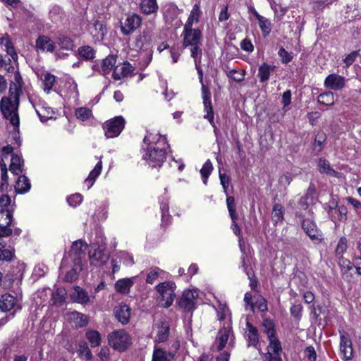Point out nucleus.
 Masks as SVG:
<instances>
[{"instance_id": "nucleus-1", "label": "nucleus", "mask_w": 361, "mask_h": 361, "mask_svg": "<svg viewBox=\"0 0 361 361\" xmlns=\"http://www.w3.org/2000/svg\"><path fill=\"white\" fill-rule=\"evenodd\" d=\"M22 92V86L11 82L9 88V97H3L0 102V111L4 118L9 119L13 126H18L20 119L18 114L19 96Z\"/></svg>"}, {"instance_id": "nucleus-2", "label": "nucleus", "mask_w": 361, "mask_h": 361, "mask_svg": "<svg viewBox=\"0 0 361 361\" xmlns=\"http://www.w3.org/2000/svg\"><path fill=\"white\" fill-rule=\"evenodd\" d=\"M108 342L114 350L124 352L130 345L131 338L125 330L120 329L109 334Z\"/></svg>"}, {"instance_id": "nucleus-3", "label": "nucleus", "mask_w": 361, "mask_h": 361, "mask_svg": "<svg viewBox=\"0 0 361 361\" xmlns=\"http://www.w3.org/2000/svg\"><path fill=\"white\" fill-rule=\"evenodd\" d=\"M156 144L150 143L147 147L144 159L147 160L152 167L160 166L166 159V153L163 148L155 146Z\"/></svg>"}, {"instance_id": "nucleus-4", "label": "nucleus", "mask_w": 361, "mask_h": 361, "mask_svg": "<svg viewBox=\"0 0 361 361\" xmlns=\"http://www.w3.org/2000/svg\"><path fill=\"white\" fill-rule=\"evenodd\" d=\"M176 288L175 283L166 281L159 283L156 286V290L161 295V301L164 302L161 305L165 307H169L173 301L175 297L174 290Z\"/></svg>"}, {"instance_id": "nucleus-5", "label": "nucleus", "mask_w": 361, "mask_h": 361, "mask_svg": "<svg viewBox=\"0 0 361 361\" xmlns=\"http://www.w3.org/2000/svg\"><path fill=\"white\" fill-rule=\"evenodd\" d=\"M13 221V213L8 209H0V239L12 235L13 230L10 228ZM6 246L4 241H0ZM11 248L9 247L8 249Z\"/></svg>"}, {"instance_id": "nucleus-6", "label": "nucleus", "mask_w": 361, "mask_h": 361, "mask_svg": "<svg viewBox=\"0 0 361 361\" xmlns=\"http://www.w3.org/2000/svg\"><path fill=\"white\" fill-rule=\"evenodd\" d=\"M125 126V120L122 116H116L106 121L104 126L105 135L108 138L118 136Z\"/></svg>"}, {"instance_id": "nucleus-7", "label": "nucleus", "mask_w": 361, "mask_h": 361, "mask_svg": "<svg viewBox=\"0 0 361 361\" xmlns=\"http://www.w3.org/2000/svg\"><path fill=\"white\" fill-rule=\"evenodd\" d=\"M183 46L187 47L192 45H200L202 38V31L197 28L193 29L192 27L184 26Z\"/></svg>"}, {"instance_id": "nucleus-8", "label": "nucleus", "mask_w": 361, "mask_h": 361, "mask_svg": "<svg viewBox=\"0 0 361 361\" xmlns=\"http://www.w3.org/2000/svg\"><path fill=\"white\" fill-rule=\"evenodd\" d=\"M198 293L195 290H185L178 300L179 307L185 312H190L195 309V300Z\"/></svg>"}, {"instance_id": "nucleus-9", "label": "nucleus", "mask_w": 361, "mask_h": 361, "mask_svg": "<svg viewBox=\"0 0 361 361\" xmlns=\"http://www.w3.org/2000/svg\"><path fill=\"white\" fill-rule=\"evenodd\" d=\"M141 21V18L137 14L128 16L124 23L121 22V32L125 35L131 34L140 25Z\"/></svg>"}, {"instance_id": "nucleus-10", "label": "nucleus", "mask_w": 361, "mask_h": 361, "mask_svg": "<svg viewBox=\"0 0 361 361\" xmlns=\"http://www.w3.org/2000/svg\"><path fill=\"white\" fill-rule=\"evenodd\" d=\"M114 314L118 322L126 325L130 322L131 309L126 303L121 302L114 308Z\"/></svg>"}, {"instance_id": "nucleus-11", "label": "nucleus", "mask_w": 361, "mask_h": 361, "mask_svg": "<svg viewBox=\"0 0 361 361\" xmlns=\"http://www.w3.org/2000/svg\"><path fill=\"white\" fill-rule=\"evenodd\" d=\"M109 259V252L99 247L95 249L92 254L90 253V264L96 267L104 265Z\"/></svg>"}, {"instance_id": "nucleus-12", "label": "nucleus", "mask_w": 361, "mask_h": 361, "mask_svg": "<svg viewBox=\"0 0 361 361\" xmlns=\"http://www.w3.org/2000/svg\"><path fill=\"white\" fill-rule=\"evenodd\" d=\"M152 30L146 27L136 37L135 47L139 49H147L152 42Z\"/></svg>"}, {"instance_id": "nucleus-13", "label": "nucleus", "mask_w": 361, "mask_h": 361, "mask_svg": "<svg viewBox=\"0 0 361 361\" xmlns=\"http://www.w3.org/2000/svg\"><path fill=\"white\" fill-rule=\"evenodd\" d=\"M324 85L331 90H339L345 86V78L337 74H330L326 78Z\"/></svg>"}, {"instance_id": "nucleus-14", "label": "nucleus", "mask_w": 361, "mask_h": 361, "mask_svg": "<svg viewBox=\"0 0 361 361\" xmlns=\"http://www.w3.org/2000/svg\"><path fill=\"white\" fill-rule=\"evenodd\" d=\"M116 60V55H109L104 59L102 60L100 68L98 69V72L104 76L108 75L110 73V71L113 69V68H115Z\"/></svg>"}, {"instance_id": "nucleus-15", "label": "nucleus", "mask_w": 361, "mask_h": 361, "mask_svg": "<svg viewBox=\"0 0 361 361\" xmlns=\"http://www.w3.org/2000/svg\"><path fill=\"white\" fill-rule=\"evenodd\" d=\"M16 259L15 249H5V245L0 243V262L10 263ZM3 277V274L0 272V281Z\"/></svg>"}, {"instance_id": "nucleus-16", "label": "nucleus", "mask_w": 361, "mask_h": 361, "mask_svg": "<svg viewBox=\"0 0 361 361\" xmlns=\"http://www.w3.org/2000/svg\"><path fill=\"white\" fill-rule=\"evenodd\" d=\"M71 300L77 303L87 304L90 298L88 293L80 286H75L74 291L70 295Z\"/></svg>"}, {"instance_id": "nucleus-17", "label": "nucleus", "mask_w": 361, "mask_h": 361, "mask_svg": "<svg viewBox=\"0 0 361 361\" xmlns=\"http://www.w3.org/2000/svg\"><path fill=\"white\" fill-rule=\"evenodd\" d=\"M133 71V66L129 62L126 61L123 63L122 66H115L113 71L112 77L114 80H118L128 76Z\"/></svg>"}, {"instance_id": "nucleus-18", "label": "nucleus", "mask_w": 361, "mask_h": 361, "mask_svg": "<svg viewBox=\"0 0 361 361\" xmlns=\"http://www.w3.org/2000/svg\"><path fill=\"white\" fill-rule=\"evenodd\" d=\"M231 329V326L228 324V326H224L219 329L216 336V340L219 341V345H217V350L219 351L222 350L225 348L228 340Z\"/></svg>"}, {"instance_id": "nucleus-19", "label": "nucleus", "mask_w": 361, "mask_h": 361, "mask_svg": "<svg viewBox=\"0 0 361 361\" xmlns=\"http://www.w3.org/2000/svg\"><path fill=\"white\" fill-rule=\"evenodd\" d=\"M16 299L10 294L2 295L0 298V309L4 313L11 311L15 307Z\"/></svg>"}, {"instance_id": "nucleus-20", "label": "nucleus", "mask_w": 361, "mask_h": 361, "mask_svg": "<svg viewBox=\"0 0 361 361\" xmlns=\"http://www.w3.org/2000/svg\"><path fill=\"white\" fill-rule=\"evenodd\" d=\"M36 47L43 51L53 52L55 49V45L49 37L42 35L36 40Z\"/></svg>"}, {"instance_id": "nucleus-21", "label": "nucleus", "mask_w": 361, "mask_h": 361, "mask_svg": "<svg viewBox=\"0 0 361 361\" xmlns=\"http://www.w3.org/2000/svg\"><path fill=\"white\" fill-rule=\"evenodd\" d=\"M302 228L312 240H318V231L314 222L309 219H303Z\"/></svg>"}, {"instance_id": "nucleus-22", "label": "nucleus", "mask_w": 361, "mask_h": 361, "mask_svg": "<svg viewBox=\"0 0 361 361\" xmlns=\"http://www.w3.org/2000/svg\"><path fill=\"white\" fill-rule=\"evenodd\" d=\"M24 160L17 154H12L9 170L15 175H19L23 172Z\"/></svg>"}, {"instance_id": "nucleus-23", "label": "nucleus", "mask_w": 361, "mask_h": 361, "mask_svg": "<svg viewBox=\"0 0 361 361\" xmlns=\"http://www.w3.org/2000/svg\"><path fill=\"white\" fill-rule=\"evenodd\" d=\"M157 336L159 342H165L169 336L170 325L166 319H160L158 323Z\"/></svg>"}, {"instance_id": "nucleus-24", "label": "nucleus", "mask_w": 361, "mask_h": 361, "mask_svg": "<svg viewBox=\"0 0 361 361\" xmlns=\"http://www.w3.org/2000/svg\"><path fill=\"white\" fill-rule=\"evenodd\" d=\"M317 166L318 170L321 173H325L333 177L338 176V173L330 166L329 161L326 159H319Z\"/></svg>"}, {"instance_id": "nucleus-25", "label": "nucleus", "mask_w": 361, "mask_h": 361, "mask_svg": "<svg viewBox=\"0 0 361 361\" xmlns=\"http://www.w3.org/2000/svg\"><path fill=\"white\" fill-rule=\"evenodd\" d=\"M326 139L324 132L319 131L317 133L312 145V151L314 154L317 155L323 150V144L326 142Z\"/></svg>"}, {"instance_id": "nucleus-26", "label": "nucleus", "mask_w": 361, "mask_h": 361, "mask_svg": "<svg viewBox=\"0 0 361 361\" xmlns=\"http://www.w3.org/2000/svg\"><path fill=\"white\" fill-rule=\"evenodd\" d=\"M30 189V180L25 175L19 176L16 185L15 186L16 192L18 193H25Z\"/></svg>"}, {"instance_id": "nucleus-27", "label": "nucleus", "mask_w": 361, "mask_h": 361, "mask_svg": "<svg viewBox=\"0 0 361 361\" xmlns=\"http://www.w3.org/2000/svg\"><path fill=\"white\" fill-rule=\"evenodd\" d=\"M248 332L247 334L249 345L257 347L259 343V335L257 329L250 322H247Z\"/></svg>"}, {"instance_id": "nucleus-28", "label": "nucleus", "mask_w": 361, "mask_h": 361, "mask_svg": "<svg viewBox=\"0 0 361 361\" xmlns=\"http://www.w3.org/2000/svg\"><path fill=\"white\" fill-rule=\"evenodd\" d=\"M86 247L87 245L82 240L75 241L71 245L70 255L85 257Z\"/></svg>"}, {"instance_id": "nucleus-29", "label": "nucleus", "mask_w": 361, "mask_h": 361, "mask_svg": "<svg viewBox=\"0 0 361 361\" xmlns=\"http://www.w3.org/2000/svg\"><path fill=\"white\" fill-rule=\"evenodd\" d=\"M275 66H271L264 62L258 69L257 76L259 78L261 82H267L269 79L271 71H274Z\"/></svg>"}, {"instance_id": "nucleus-30", "label": "nucleus", "mask_w": 361, "mask_h": 361, "mask_svg": "<svg viewBox=\"0 0 361 361\" xmlns=\"http://www.w3.org/2000/svg\"><path fill=\"white\" fill-rule=\"evenodd\" d=\"M140 8L144 13L149 15L157 12L158 5L156 0H142Z\"/></svg>"}, {"instance_id": "nucleus-31", "label": "nucleus", "mask_w": 361, "mask_h": 361, "mask_svg": "<svg viewBox=\"0 0 361 361\" xmlns=\"http://www.w3.org/2000/svg\"><path fill=\"white\" fill-rule=\"evenodd\" d=\"M283 212L284 208L280 203L274 204L271 213V219L274 222V224L278 223H282L283 221Z\"/></svg>"}, {"instance_id": "nucleus-32", "label": "nucleus", "mask_w": 361, "mask_h": 361, "mask_svg": "<svg viewBox=\"0 0 361 361\" xmlns=\"http://www.w3.org/2000/svg\"><path fill=\"white\" fill-rule=\"evenodd\" d=\"M133 285V282L130 279H120L115 283V289L120 293H128Z\"/></svg>"}, {"instance_id": "nucleus-33", "label": "nucleus", "mask_w": 361, "mask_h": 361, "mask_svg": "<svg viewBox=\"0 0 361 361\" xmlns=\"http://www.w3.org/2000/svg\"><path fill=\"white\" fill-rule=\"evenodd\" d=\"M201 14V11L200 9V7L197 4L194 5L190 14L186 21V23L184 26L186 27H192L193 22L195 21L196 23H198L200 20V16Z\"/></svg>"}, {"instance_id": "nucleus-34", "label": "nucleus", "mask_w": 361, "mask_h": 361, "mask_svg": "<svg viewBox=\"0 0 361 361\" xmlns=\"http://www.w3.org/2000/svg\"><path fill=\"white\" fill-rule=\"evenodd\" d=\"M78 54L82 59L89 61L94 58L95 51L90 46H82L78 49Z\"/></svg>"}, {"instance_id": "nucleus-35", "label": "nucleus", "mask_w": 361, "mask_h": 361, "mask_svg": "<svg viewBox=\"0 0 361 361\" xmlns=\"http://www.w3.org/2000/svg\"><path fill=\"white\" fill-rule=\"evenodd\" d=\"M87 339L90 343L91 347L95 348L101 343L100 334L95 330H89L86 332Z\"/></svg>"}, {"instance_id": "nucleus-36", "label": "nucleus", "mask_w": 361, "mask_h": 361, "mask_svg": "<svg viewBox=\"0 0 361 361\" xmlns=\"http://www.w3.org/2000/svg\"><path fill=\"white\" fill-rule=\"evenodd\" d=\"M262 326L264 327V332L267 334L268 338H274V336H276L274 329L275 324L272 320L269 319H264Z\"/></svg>"}, {"instance_id": "nucleus-37", "label": "nucleus", "mask_w": 361, "mask_h": 361, "mask_svg": "<svg viewBox=\"0 0 361 361\" xmlns=\"http://www.w3.org/2000/svg\"><path fill=\"white\" fill-rule=\"evenodd\" d=\"M213 170V166L209 159L207 160V161L204 164L203 166L200 170V173L203 179V183L206 185L207 183V180Z\"/></svg>"}, {"instance_id": "nucleus-38", "label": "nucleus", "mask_w": 361, "mask_h": 361, "mask_svg": "<svg viewBox=\"0 0 361 361\" xmlns=\"http://www.w3.org/2000/svg\"><path fill=\"white\" fill-rule=\"evenodd\" d=\"M58 44L63 49L71 50L74 46L73 41L68 37L61 35L58 37Z\"/></svg>"}, {"instance_id": "nucleus-39", "label": "nucleus", "mask_w": 361, "mask_h": 361, "mask_svg": "<svg viewBox=\"0 0 361 361\" xmlns=\"http://www.w3.org/2000/svg\"><path fill=\"white\" fill-rule=\"evenodd\" d=\"M168 355L172 356L171 353H167L161 348H155L153 353L152 361H170Z\"/></svg>"}, {"instance_id": "nucleus-40", "label": "nucleus", "mask_w": 361, "mask_h": 361, "mask_svg": "<svg viewBox=\"0 0 361 361\" xmlns=\"http://www.w3.org/2000/svg\"><path fill=\"white\" fill-rule=\"evenodd\" d=\"M269 341V343L268 345V349L273 351L274 354H280L282 351V348L281 345V342L278 339L276 336H274V338H268Z\"/></svg>"}, {"instance_id": "nucleus-41", "label": "nucleus", "mask_w": 361, "mask_h": 361, "mask_svg": "<svg viewBox=\"0 0 361 361\" xmlns=\"http://www.w3.org/2000/svg\"><path fill=\"white\" fill-rule=\"evenodd\" d=\"M318 102L326 106L334 104V94L331 92L320 94L318 97Z\"/></svg>"}, {"instance_id": "nucleus-42", "label": "nucleus", "mask_w": 361, "mask_h": 361, "mask_svg": "<svg viewBox=\"0 0 361 361\" xmlns=\"http://www.w3.org/2000/svg\"><path fill=\"white\" fill-rule=\"evenodd\" d=\"M257 20L262 33L265 35L269 34L271 30L270 21L263 16L259 18Z\"/></svg>"}, {"instance_id": "nucleus-43", "label": "nucleus", "mask_w": 361, "mask_h": 361, "mask_svg": "<svg viewBox=\"0 0 361 361\" xmlns=\"http://www.w3.org/2000/svg\"><path fill=\"white\" fill-rule=\"evenodd\" d=\"M79 348L78 352L80 355H84L85 359L89 360L92 357L91 350L89 349L87 344L85 341H81L78 344Z\"/></svg>"}, {"instance_id": "nucleus-44", "label": "nucleus", "mask_w": 361, "mask_h": 361, "mask_svg": "<svg viewBox=\"0 0 361 361\" xmlns=\"http://www.w3.org/2000/svg\"><path fill=\"white\" fill-rule=\"evenodd\" d=\"M340 348H343L345 350V348H347L348 347L351 348L352 347V341L349 337V335L348 333L342 331H340Z\"/></svg>"}, {"instance_id": "nucleus-45", "label": "nucleus", "mask_w": 361, "mask_h": 361, "mask_svg": "<svg viewBox=\"0 0 361 361\" xmlns=\"http://www.w3.org/2000/svg\"><path fill=\"white\" fill-rule=\"evenodd\" d=\"M75 114L77 118L85 121L90 118L91 115V111L87 108L80 107L75 110Z\"/></svg>"}, {"instance_id": "nucleus-46", "label": "nucleus", "mask_w": 361, "mask_h": 361, "mask_svg": "<svg viewBox=\"0 0 361 361\" xmlns=\"http://www.w3.org/2000/svg\"><path fill=\"white\" fill-rule=\"evenodd\" d=\"M55 83V77L54 75L51 73H46L44 75V91H47L48 92L51 90L53 85Z\"/></svg>"}, {"instance_id": "nucleus-47", "label": "nucleus", "mask_w": 361, "mask_h": 361, "mask_svg": "<svg viewBox=\"0 0 361 361\" xmlns=\"http://www.w3.org/2000/svg\"><path fill=\"white\" fill-rule=\"evenodd\" d=\"M316 192L317 189L314 183H310L307 190V192L304 195V196L306 197V199H308V201H310V202L314 203L316 197Z\"/></svg>"}, {"instance_id": "nucleus-48", "label": "nucleus", "mask_w": 361, "mask_h": 361, "mask_svg": "<svg viewBox=\"0 0 361 361\" xmlns=\"http://www.w3.org/2000/svg\"><path fill=\"white\" fill-rule=\"evenodd\" d=\"M219 179L221 181V184L224 188V190L226 193H227V190L228 188V186H229V184L231 182V178L225 173H222L221 168H219Z\"/></svg>"}, {"instance_id": "nucleus-49", "label": "nucleus", "mask_w": 361, "mask_h": 361, "mask_svg": "<svg viewBox=\"0 0 361 361\" xmlns=\"http://www.w3.org/2000/svg\"><path fill=\"white\" fill-rule=\"evenodd\" d=\"M278 54L281 58V61L283 63L287 64L290 62L293 59L291 53H288L283 47H281L279 50Z\"/></svg>"}, {"instance_id": "nucleus-50", "label": "nucleus", "mask_w": 361, "mask_h": 361, "mask_svg": "<svg viewBox=\"0 0 361 361\" xmlns=\"http://www.w3.org/2000/svg\"><path fill=\"white\" fill-rule=\"evenodd\" d=\"M79 271H80L79 269L73 267L71 269H70L68 271H67V273L65 276L64 280L66 282H70V283H72V282L76 281L78 277Z\"/></svg>"}, {"instance_id": "nucleus-51", "label": "nucleus", "mask_w": 361, "mask_h": 361, "mask_svg": "<svg viewBox=\"0 0 361 361\" xmlns=\"http://www.w3.org/2000/svg\"><path fill=\"white\" fill-rule=\"evenodd\" d=\"M302 306L301 304H294L290 307V314L297 320H300L302 317Z\"/></svg>"}, {"instance_id": "nucleus-52", "label": "nucleus", "mask_w": 361, "mask_h": 361, "mask_svg": "<svg viewBox=\"0 0 361 361\" xmlns=\"http://www.w3.org/2000/svg\"><path fill=\"white\" fill-rule=\"evenodd\" d=\"M227 76L229 77L230 78H231L233 80H234L235 82H241L245 78V74L244 73H240V72L237 71L235 69H233V70L230 71L227 73Z\"/></svg>"}, {"instance_id": "nucleus-53", "label": "nucleus", "mask_w": 361, "mask_h": 361, "mask_svg": "<svg viewBox=\"0 0 361 361\" xmlns=\"http://www.w3.org/2000/svg\"><path fill=\"white\" fill-rule=\"evenodd\" d=\"M110 350L108 347H103L98 353V361H109Z\"/></svg>"}, {"instance_id": "nucleus-54", "label": "nucleus", "mask_w": 361, "mask_h": 361, "mask_svg": "<svg viewBox=\"0 0 361 361\" xmlns=\"http://www.w3.org/2000/svg\"><path fill=\"white\" fill-rule=\"evenodd\" d=\"M82 195L79 193H75L67 198V202L72 207H75L82 202Z\"/></svg>"}, {"instance_id": "nucleus-55", "label": "nucleus", "mask_w": 361, "mask_h": 361, "mask_svg": "<svg viewBox=\"0 0 361 361\" xmlns=\"http://www.w3.org/2000/svg\"><path fill=\"white\" fill-rule=\"evenodd\" d=\"M5 47L6 48L7 54H9L14 61H16L18 59V56L10 39H8L6 41Z\"/></svg>"}, {"instance_id": "nucleus-56", "label": "nucleus", "mask_w": 361, "mask_h": 361, "mask_svg": "<svg viewBox=\"0 0 361 361\" xmlns=\"http://www.w3.org/2000/svg\"><path fill=\"white\" fill-rule=\"evenodd\" d=\"M305 357L308 359L309 361H316L317 360V353L314 350V348L312 345L307 346L305 350Z\"/></svg>"}, {"instance_id": "nucleus-57", "label": "nucleus", "mask_w": 361, "mask_h": 361, "mask_svg": "<svg viewBox=\"0 0 361 361\" xmlns=\"http://www.w3.org/2000/svg\"><path fill=\"white\" fill-rule=\"evenodd\" d=\"M347 248V240L345 237H342L340 238L338 243L337 245L336 252L337 255L343 254Z\"/></svg>"}, {"instance_id": "nucleus-58", "label": "nucleus", "mask_w": 361, "mask_h": 361, "mask_svg": "<svg viewBox=\"0 0 361 361\" xmlns=\"http://www.w3.org/2000/svg\"><path fill=\"white\" fill-rule=\"evenodd\" d=\"M72 262H73V267L79 269V271H82V260L85 257L78 256V255H70Z\"/></svg>"}, {"instance_id": "nucleus-59", "label": "nucleus", "mask_w": 361, "mask_h": 361, "mask_svg": "<svg viewBox=\"0 0 361 361\" xmlns=\"http://www.w3.org/2000/svg\"><path fill=\"white\" fill-rule=\"evenodd\" d=\"M359 51L360 50L353 51L346 56L343 59V62L346 66H350L355 61V59L359 55Z\"/></svg>"}, {"instance_id": "nucleus-60", "label": "nucleus", "mask_w": 361, "mask_h": 361, "mask_svg": "<svg viewBox=\"0 0 361 361\" xmlns=\"http://www.w3.org/2000/svg\"><path fill=\"white\" fill-rule=\"evenodd\" d=\"M0 68H4L8 73L14 72V67L11 64V59L9 58L7 60L4 59L2 57L0 58Z\"/></svg>"}, {"instance_id": "nucleus-61", "label": "nucleus", "mask_w": 361, "mask_h": 361, "mask_svg": "<svg viewBox=\"0 0 361 361\" xmlns=\"http://www.w3.org/2000/svg\"><path fill=\"white\" fill-rule=\"evenodd\" d=\"M338 220L345 222L347 220L348 209L345 205H340L338 207Z\"/></svg>"}, {"instance_id": "nucleus-62", "label": "nucleus", "mask_w": 361, "mask_h": 361, "mask_svg": "<svg viewBox=\"0 0 361 361\" xmlns=\"http://www.w3.org/2000/svg\"><path fill=\"white\" fill-rule=\"evenodd\" d=\"M159 269L158 267H155L152 271H151L147 276L146 282L147 283L152 284L154 280L158 278Z\"/></svg>"}, {"instance_id": "nucleus-63", "label": "nucleus", "mask_w": 361, "mask_h": 361, "mask_svg": "<svg viewBox=\"0 0 361 361\" xmlns=\"http://www.w3.org/2000/svg\"><path fill=\"white\" fill-rule=\"evenodd\" d=\"M15 311L10 314L0 312V328L7 324L9 320L13 319Z\"/></svg>"}, {"instance_id": "nucleus-64", "label": "nucleus", "mask_w": 361, "mask_h": 361, "mask_svg": "<svg viewBox=\"0 0 361 361\" xmlns=\"http://www.w3.org/2000/svg\"><path fill=\"white\" fill-rule=\"evenodd\" d=\"M240 47L243 50L247 52H252L254 49V47L250 39H244L240 42Z\"/></svg>"}]
</instances>
